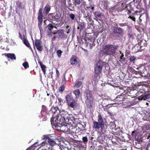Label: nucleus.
<instances>
[{"label": "nucleus", "instance_id": "obj_1", "mask_svg": "<svg viewBox=\"0 0 150 150\" xmlns=\"http://www.w3.org/2000/svg\"><path fill=\"white\" fill-rule=\"evenodd\" d=\"M85 103L87 108L91 109L95 105L94 98L90 91L87 90L84 93Z\"/></svg>", "mask_w": 150, "mask_h": 150}, {"label": "nucleus", "instance_id": "obj_2", "mask_svg": "<svg viewBox=\"0 0 150 150\" xmlns=\"http://www.w3.org/2000/svg\"><path fill=\"white\" fill-rule=\"evenodd\" d=\"M65 99L68 108L70 110H75L77 107V103L72 96L71 93L67 94L65 96Z\"/></svg>", "mask_w": 150, "mask_h": 150}, {"label": "nucleus", "instance_id": "obj_3", "mask_svg": "<svg viewBox=\"0 0 150 150\" xmlns=\"http://www.w3.org/2000/svg\"><path fill=\"white\" fill-rule=\"evenodd\" d=\"M118 46L117 45L112 44L104 45L102 47L101 51L103 54L113 55L116 53V50Z\"/></svg>", "mask_w": 150, "mask_h": 150}, {"label": "nucleus", "instance_id": "obj_4", "mask_svg": "<svg viewBox=\"0 0 150 150\" xmlns=\"http://www.w3.org/2000/svg\"><path fill=\"white\" fill-rule=\"evenodd\" d=\"M65 120L61 116L57 115L54 117V115L51 118V123L52 126L58 129V127H62L64 124Z\"/></svg>", "mask_w": 150, "mask_h": 150}, {"label": "nucleus", "instance_id": "obj_5", "mask_svg": "<svg viewBox=\"0 0 150 150\" xmlns=\"http://www.w3.org/2000/svg\"><path fill=\"white\" fill-rule=\"evenodd\" d=\"M103 64V62L100 59L97 62L94 67V79L96 81H98L100 78Z\"/></svg>", "mask_w": 150, "mask_h": 150}, {"label": "nucleus", "instance_id": "obj_6", "mask_svg": "<svg viewBox=\"0 0 150 150\" xmlns=\"http://www.w3.org/2000/svg\"><path fill=\"white\" fill-rule=\"evenodd\" d=\"M127 7V6L123 3H119L112 7L111 9L112 10H115L118 12H121L125 10Z\"/></svg>", "mask_w": 150, "mask_h": 150}, {"label": "nucleus", "instance_id": "obj_7", "mask_svg": "<svg viewBox=\"0 0 150 150\" xmlns=\"http://www.w3.org/2000/svg\"><path fill=\"white\" fill-rule=\"evenodd\" d=\"M42 8H40L39 9L38 14V25L40 30L42 29L41 26L43 22V17L42 15Z\"/></svg>", "mask_w": 150, "mask_h": 150}, {"label": "nucleus", "instance_id": "obj_8", "mask_svg": "<svg viewBox=\"0 0 150 150\" xmlns=\"http://www.w3.org/2000/svg\"><path fill=\"white\" fill-rule=\"evenodd\" d=\"M131 96L125 93L124 96V99L122 102V104L124 105H131L130 98Z\"/></svg>", "mask_w": 150, "mask_h": 150}, {"label": "nucleus", "instance_id": "obj_9", "mask_svg": "<svg viewBox=\"0 0 150 150\" xmlns=\"http://www.w3.org/2000/svg\"><path fill=\"white\" fill-rule=\"evenodd\" d=\"M35 45L37 50L39 51H41L43 50V47L42 45V42L39 40H35Z\"/></svg>", "mask_w": 150, "mask_h": 150}, {"label": "nucleus", "instance_id": "obj_10", "mask_svg": "<svg viewBox=\"0 0 150 150\" xmlns=\"http://www.w3.org/2000/svg\"><path fill=\"white\" fill-rule=\"evenodd\" d=\"M64 30L63 29H61L57 31V33L58 34V38L61 39H66L67 37V35L64 33Z\"/></svg>", "mask_w": 150, "mask_h": 150}, {"label": "nucleus", "instance_id": "obj_11", "mask_svg": "<svg viewBox=\"0 0 150 150\" xmlns=\"http://www.w3.org/2000/svg\"><path fill=\"white\" fill-rule=\"evenodd\" d=\"M137 72L139 73L140 75H142L143 76V74H144V72L145 71L144 67L143 65L142 64L140 65L137 68Z\"/></svg>", "mask_w": 150, "mask_h": 150}, {"label": "nucleus", "instance_id": "obj_12", "mask_svg": "<svg viewBox=\"0 0 150 150\" xmlns=\"http://www.w3.org/2000/svg\"><path fill=\"white\" fill-rule=\"evenodd\" d=\"M77 59H78V57L74 55H73L70 59L71 64L73 65H76L79 64V62L77 61Z\"/></svg>", "mask_w": 150, "mask_h": 150}, {"label": "nucleus", "instance_id": "obj_13", "mask_svg": "<svg viewBox=\"0 0 150 150\" xmlns=\"http://www.w3.org/2000/svg\"><path fill=\"white\" fill-rule=\"evenodd\" d=\"M149 98H150V93H149V92L146 93L145 94L142 95L138 97L139 99L141 100H145Z\"/></svg>", "mask_w": 150, "mask_h": 150}, {"label": "nucleus", "instance_id": "obj_14", "mask_svg": "<svg viewBox=\"0 0 150 150\" xmlns=\"http://www.w3.org/2000/svg\"><path fill=\"white\" fill-rule=\"evenodd\" d=\"M146 85L144 84L142 85V87L140 88L139 91V93H142L143 94H145L146 93H147L148 91H147V87H146Z\"/></svg>", "mask_w": 150, "mask_h": 150}, {"label": "nucleus", "instance_id": "obj_15", "mask_svg": "<svg viewBox=\"0 0 150 150\" xmlns=\"http://www.w3.org/2000/svg\"><path fill=\"white\" fill-rule=\"evenodd\" d=\"M100 127L101 129H103L104 126L103 125H101L98 122L96 121H94L93 122V128L99 129H100Z\"/></svg>", "mask_w": 150, "mask_h": 150}, {"label": "nucleus", "instance_id": "obj_16", "mask_svg": "<svg viewBox=\"0 0 150 150\" xmlns=\"http://www.w3.org/2000/svg\"><path fill=\"white\" fill-rule=\"evenodd\" d=\"M125 94L121 93L120 96H118L116 98V100L117 102H121L119 104L122 103L123 100L124 99V96Z\"/></svg>", "mask_w": 150, "mask_h": 150}, {"label": "nucleus", "instance_id": "obj_17", "mask_svg": "<svg viewBox=\"0 0 150 150\" xmlns=\"http://www.w3.org/2000/svg\"><path fill=\"white\" fill-rule=\"evenodd\" d=\"M78 26L77 29L79 30L80 32L85 27V23L83 21H79L78 23Z\"/></svg>", "mask_w": 150, "mask_h": 150}, {"label": "nucleus", "instance_id": "obj_18", "mask_svg": "<svg viewBox=\"0 0 150 150\" xmlns=\"http://www.w3.org/2000/svg\"><path fill=\"white\" fill-rule=\"evenodd\" d=\"M108 3L107 1H102L100 4L101 5V6H100V7L101 8L107 9L108 7Z\"/></svg>", "mask_w": 150, "mask_h": 150}, {"label": "nucleus", "instance_id": "obj_19", "mask_svg": "<svg viewBox=\"0 0 150 150\" xmlns=\"http://www.w3.org/2000/svg\"><path fill=\"white\" fill-rule=\"evenodd\" d=\"M4 54L8 58L10 59L11 60H16V57L14 53H5Z\"/></svg>", "mask_w": 150, "mask_h": 150}, {"label": "nucleus", "instance_id": "obj_20", "mask_svg": "<svg viewBox=\"0 0 150 150\" xmlns=\"http://www.w3.org/2000/svg\"><path fill=\"white\" fill-rule=\"evenodd\" d=\"M93 14L96 19H98L99 20L101 21V16H103L101 14V13L100 11H96L93 13Z\"/></svg>", "mask_w": 150, "mask_h": 150}, {"label": "nucleus", "instance_id": "obj_21", "mask_svg": "<svg viewBox=\"0 0 150 150\" xmlns=\"http://www.w3.org/2000/svg\"><path fill=\"white\" fill-rule=\"evenodd\" d=\"M50 9V6L49 4H47L44 9V12L46 15H47L48 14Z\"/></svg>", "mask_w": 150, "mask_h": 150}, {"label": "nucleus", "instance_id": "obj_22", "mask_svg": "<svg viewBox=\"0 0 150 150\" xmlns=\"http://www.w3.org/2000/svg\"><path fill=\"white\" fill-rule=\"evenodd\" d=\"M41 114L42 120L43 121H46L48 118L47 117L48 115H49L46 112H41Z\"/></svg>", "mask_w": 150, "mask_h": 150}, {"label": "nucleus", "instance_id": "obj_23", "mask_svg": "<svg viewBox=\"0 0 150 150\" xmlns=\"http://www.w3.org/2000/svg\"><path fill=\"white\" fill-rule=\"evenodd\" d=\"M38 63L39 64L42 70L44 73V74H46V66L44 65L40 61L38 62Z\"/></svg>", "mask_w": 150, "mask_h": 150}, {"label": "nucleus", "instance_id": "obj_24", "mask_svg": "<svg viewBox=\"0 0 150 150\" xmlns=\"http://www.w3.org/2000/svg\"><path fill=\"white\" fill-rule=\"evenodd\" d=\"M113 32L116 33L120 35L123 33L122 29L120 27L115 28L113 31Z\"/></svg>", "mask_w": 150, "mask_h": 150}, {"label": "nucleus", "instance_id": "obj_25", "mask_svg": "<svg viewBox=\"0 0 150 150\" xmlns=\"http://www.w3.org/2000/svg\"><path fill=\"white\" fill-rule=\"evenodd\" d=\"M48 138L47 142L51 146H54L56 144V142L54 141L53 139L50 138L49 137H47Z\"/></svg>", "mask_w": 150, "mask_h": 150}, {"label": "nucleus", "instance_id": "obj_26", "mask_svg": "<svg viewBox=\"0 0 150 150\" xmlns=\"http://www.w3.org/2000/svg\"><path fill=\"white\" fill-rule=\"evenodd\" d=\"M98 122L101 125L104 126V123L102 117L100 114L98 115Z\"/></svg>", "mask_w": 150, "mask_h": 150}, {"label": "nucleus", "instance_id": "obj_27", "mask_svg": "<svg viewBox=\"0 0 150 150\" xmlns=\"http://www.w3.org/2000/svg\"><path fill=\"white\" fill-rule=\"evenodd\" d=\"M72 115H70L68 113L66 115H64L62 117L65 120V121L68 122L69 120H71V117L72 116Z\"/></svg>", "mask_w": 150, "mask_h": 150}, {"label": "nucleus", "instance_id": "obj_28", "mask_svg": "<svg viewBox=\"0 0 150 150\" xmlns=\"http://www.w3.org/2000/svg\"><path fill=\"white\" fill-rule=\"evenodd\" d=\"M52 15V19L54 21H57L60 18V16L58 13H56L55 15L53 14Z\"/></svg>", "mask_w": 150, "mask_h": 150}, {"label": "nucleus", "instance_id": "obj_29", "mask_svg": "<svg viewBox=\"0 0 150 150\" xmlns=\"http://www.w3.org/2000/svg\"><path fill=\"white\" fill-rule=\"evenodd\" d=\"M83 86L82 82L81 81H78L75 83L74 86V87L76 88H79L80 87L82 88Z\"/></svg>", "mask_w": 150, "mask_h": 150}, {"label": "nucleus", "instance_id": "obj_30", "mask_svg": "<svg viewBox=\"0 0 150 150\" xmlns=\"http://www.w3.org/2000/svg\"><path fill=\"white\" fill-rule=\"evenodd\" d=\"M24 38L23 39V42L24 44L28 47L30 48L31 49L28 40L25 38V35H23Z\"/></svg>", "mask_w": 150, "mask_h": 150}, {"label": "nucleus", "instance_id": "obj_31", "mask_svg": "<svg viewBox=\"0 0 150 150\" xmlns=\"http://www.w3.org/2000/svg\"><path fill=\"white\" fill-rule=\"evenodd\" d=\"M16 5L17 7L19 8L20 9H23L24 8V6L23 4L20 1H18L17 2Z\"/></svg>", "mask_w": 150, "mask_h": 150}, {"label": "nucleus", "instance_id": "obj_32", "mask_svg": "<svg viewBox=\"0 0 150 150\" xmlns=\"http://www.w3.org/2000/svg\"><path fill=\"white\" fill-rule=\"evenodd\" d=\"M73 93L75 95L76 98H78L79 97L81 93L79 89L74 91L73 92Z\"/></svg>", "mask_w": 150, "mask_h": 150}, {"label": "nucleus", "instance_id": "obj_33", "mask_svg": "<svg viewBox=\"0 0 150 150\" xmlns=\"http://www.w3.org/2000/svg\"><path fill=\"white\" fill-rule=\"evenodd\" d=\"M86 46L87 47L89 45V49H91L94 46L95 44L93 42H91V43H88V42H86L85 44Z\"/></svg>", "mask_w": 150, "mask_h": 150}, {"label": "nucleus", "instance_id": "obj_34", "mask_svg": "<svg viewBox=\"0 0 150 150\" xmlns=\"http://www.w3.org/2000/svg\"><path fill=\"white\" fill-rule=\"evenodd\" d=\"M120 53L121 54V55L120 57V59L119 60V61L121 63H122L123 62H124L125 60V57H124V54L123 53H122V52L120 51Z\"/></svg>", "mask_w": 150, "mask_h": 150}, {"label": "nucleus", "instance_id": "obj_35", "mask_svg": "<svg viewBox=\"0 0 150 150\" xmlns=\"http://www.w3.org/2000/svg\"><path fill=\"white\" fill-rule=\"evenodd\" d=\"M47 110V109L46 106L45 105H42V110L41 112H46Z\"/></svg>", "mask_w": 150, "mask_h": 150}, {"label": "nucleus", "instance_id": "obj_36", "mask_svg": "<svg viewBox=\"0 0 150 150\" xmlns=\"http://www.w3.org/2000/svg\"><path fill=\"white\" fill-rule=\"evenodd\" d=\"M45 142H42L41 144L42 146L41 147H39L37 150H46L45 147L43 146L44 145H45Z\"/></svg>", "mask_w": 150, "mask_h": 150}, {"label": "nucleus", "instance_id": "obj_37", "mask_svg": "<svg viewBox=\"0 0 150 150\" xmlns=\"http://www.w3.org/2000/svg\"><path fill=\"white\" fill-rule=\"evenodd\" d=\"M46 32L47 35L50 37H52L53 33V32H52V30H47Z\"/></svg>", "mask_w": 150, "mask_h": 150}, {"label": "nucleus", "instance_id": "obj_38", "mask_svg": "<svg viewBox=\"0 0 150 150\" xmlns=\"http://www.w3.org/2000/svg\"><path fill=\"white\" fill-rule=\"evenodd\" d=\"M23 66L24 67L25 69H27L29 67L28 63V62H24L23 63Z\"/></svg>", "mask_w": 150, "mask_h": 150}, {"label": "nucleus", "instance_id": "obj_39", "mask_svg": "<svg viewBox=\"0 0 150 150\" xmlns=\"http://www.w3.org/2000/svg\"><path fill=\"white\" fill-rule=\"evenodd\" d=\"M65 89V86L64 85H61L59 88V91L61 93Z\"/></svg>", "mask_w": 150, "mask_h": 150}, {"label": "nucleus", "instance_id": "obj_40", "mask_svg": "<svg viewBox=\"0 0 150 150\" xmlns=\"http://www.w3.org/2000/svg\"><path fill=\"white\" fill-rule=\"evenodd\" d=\"M62 53V51L60 50H57V54L58 57H61Z\"/></svg>", "mask_w": 150, "mask_h": 150}, {"label": "nucleus", "instance_id": "obj_41", "mask_svg": "<svg viewBox=\"0 0 150 150\" xmlns=\"http://www.w3.org/2000/svg\"><path fill=\"white\" fill-rule=\"evenodd\" d=\"M81 2V0H74V4L75 6L79 5Z\"/></svg>", "mask_w": 150, "mask_h": 150}, {"label": "nucleus", "instance_id": "obj_42", "mask_svg": "<svg viewBox=\"0 0 150 150\" xmlns=\"http://www.w3.org/2000/svg\"><path fill=\"white\" fill-rule=\"evenodd\" d=\"M95 5L93 4H91L88 7H86L87 8H90L92 11H93L94 9Z\"/></svg>", "mask_w": 150, "mask_h": 150}, {"label": "nucleus", "instance_id": "obj_43", "mask_svg": "<svg viewBox=\"0 0 150 150\" xmlns=\"http://www.w3.org/2000/svg\"><path fill=\"white\" fill-rule=\"evenodd\" d=\"M58 108V107H52L51 108V110L52 111V112L54 114H55L56 113V112L57 111Z\"/></svg>", "mask_w": 150, "mask_h": 150}, {"label": "nucleus", "instance_id": "obj_44", "mask_svg": "<svg viewBox=\"0 0 150 150\" xmlns=\"http://www.w3.org/2000/svg\"><path fill=\"white\" fill-rule=\"evenodd\" d=\"M47 27L48 29L47 30H52L53 28L54 27L52 24L50 23L47 25Z\"/></svg>", "mask_w": 150, "mask_h": 150}, {"label": "nucleus", "instance_id": "obj_45", "mask_svg": "<svg viewBox=\"0 0 150 150\" xmlns=\"http://www.w3.org/2000/svg\"><path fill=\"white\" fill-rule=\"evenodd\" d=\"M84 17L86 18L91 16L90 13L88 12H87L86 13H84Z\"/></svg>", "mask_w": 150, "mask_h": 150}, {"label": "nucleus", "instance_id": "obj_46", "mask_svg": "<svg viewBox=\"0 0 150 150\" xmlns=\"http://www.w3.org/2000/svg\"><path fill=\"white\" fill-rule=\"evenodd\" d=\"M69 18H70L72 20H73L75 18V15L73 13L69 14Z\"/></svg>", "mask_w": 150, "mask_h": 150}, {"label": "nucleus", "instance_id": "obj_47", "mask_svg": "<svg viewBox=\"0 0 150 150\" xmlns=\"http://www.w3.org/2000/svg\"><path fill=\"white\" fill-rule=\"evenodd\" d=\"M136 57L135 56H132L130 57L129 60L131 62H134V61H135L136 59Z\"/></svg>", "mask_w": 150, "mask_h": 150}, {"label": "nucleus", "instance_id": "obj_48", "mask_svg": "<svg viewBox=\"0 0 150 150\" xmlns=\"http://www.w3.org/2000/svg\"><path fill=\"white\" fill-rule=\"evenodd\" d=\"M61 114L60 116L62 117L68 113L67 111H65L64 110L62 112H61Z\"/></svg>", "mask_w": 150, "mask_h": 150}, {"label": "nucleus", "instance_id": "obj_49", "mask_svg": "<svg viewBox=\"0 0 150 150\" xmlns=\"http://www.w3.org/2000/svg\"><path fill=\"white\" fill-rule=\"evenodd\" d=\"M86 19H88V23L90 22L91 23H90V24H92V23H91V22L93 23V21L92 20V19L91 18V16H89L88 17H87L86 18Z\"/></svg>", "mask_w": 150, "mask_h": 150}, {"label": "nucleus", "instance_id": "obj_50", "mask_svg": "<svg viewBox=\"0 0 150 150\" xmlns=\"http://www.w3.org/2000/svg\"><path fill=\"white\" fill-rule=\"evenodd\" d=\"M107 106L106 108H104V111H106L109 115H111V113L108 110V108H107Z\"/></svg>", "mask_w": 150, "mask_h": 150}, {"label": "nucleus", "instance_id": "obj_51", "mask_svg": "<svg viewBox=\"0 0 150 150\" xmlns=\"http://www.w3.org/2000/svg\"><path fill=\"white\" fill-rule=\"evenodd\" d=\"M82 140L84 143H87L88 141V138L86 137H84L82 138Z\"/></svg>", "mask_w": 150, "mask_h": 150}, {"label": "nucleus", "instance_id": "obj_52", "mask_svg": "<svg viewBox=\"0 0 150 150\" xmlns=\"http://www.w3.org/2000/svg\"><path fill=\"white\" fill-rule=\"evenodd\" d=\"M127 23H119L118 25L119 26H121V27H124L125 26L127 25Z\"/></svg>", "mask_w": 150, "mask_h": 150}, {"label": "nucleus", "instance_id": "obj_53", "mask_svg": "<svg viewBox=\"0 0 150 150\" xmlns=\"http://www.w3.org/2000/svg\"><path fill=\"white\" fill-rule=\"evenodd\" d=\"M86 2L84 1H83L82 3H81V5L80 6H83L85 8V9L86 10V8H85V6H86Z\"/></svg>", "mask_w": 150, "mask_h": 150}, {"label": "nucleus", "instance_id": "obj_54", "mask_svg": "<svg viewBox=\"0 0 150 150\" xmlns=\"http://www.w3.org/2000/svg\"><path fill=\"white\" fill-rule=\"evenodd\" d=\"M128 37L129 38L133 39L134 38V35L133 34L131 33H128L127 34Z\"/></svg>", "mask_w": 150, "mask_h": 150}, {"label": "nucleus", "instance_id": "obj_55", "mask_svg": "<svg viewBox=\"0 0 150 150\" xmlns=\"http://www.w3.org/2000/svg\"><path fill=\"white\" fill-rule=\"evenodd\" d=\"M128 18H130L134 22H136V18L134 17L131 16H129Z\"/></svg>", "mask_w": 150, "mask_h": 150}, {"label": "nucleus", "instance_id": "obj_56", "mask_svg": "<svg viewBox=\"0 0 150 150\" xmlns=\"http://www.w3.org/2000/svg\"><path fill=\"white\" fill-rule=\"evenodd\" d=\"M56 71L57 75V77H59V71H58V70L57 69H56Z\"/></svg>", "mask_w": 150, "mask_h": 150}, {"label": "nucleus", "instance_id": "obj_57", "mask_svg": "<svg viewBox=\"0 0 150 150\" xmlns=\"http://www.w3.org/2000/svg\"><path fill=\"white\" fill-rule=\"evenodd\" d=\"M146 87H147V91H148L149 93H150V86L148 87V85H146Z\"/></svg>", "mask_w": 150, "mask_h": 150}, {"label": "nucleus", "instance_id": "obj_58", "mask_svg": "<svg viewBox=\"0 0 150 150\" xmlns=\"http://www.w3.org/2000/svg\"><path fill=\"white\" fill-rule=\"evenodd\" d=\"M57 99L58 101V102L59 103L63 102V100L61 98H58Z\"/></svg>", "mask_w": 150, "mask_h": 150}, {"label": "nucleus", "instance_id": "obj_59", "mask_svg": "<svg viewBox=\"0 0 150 150\" xmlns=\"http://www.w3.org/2000/svg\"><path fill=\"white\" fill-rule=\"evenodd\" d=\"M135 130H134V131L132 132V135L133 137L136 136V134H135Z\"/></svg>", "mask_w": 150, "mask_h": 150}, {"label": "nucleus", "instance_id": "obj_60", "mask_svg": "<svg viewBox=\"0 0 150 150\" xmlns=\"http://www.w3.org/2000/svg\"><path fill=\"white\" fill-rule=\"evenodd\" d=\"M111 105L110 104H108L105 105V108H106V107L107 106V108H108V109H109V108H110V107H111Z\"/></svg>", "mask_w": 150, "mask_h": 150}, {"label": "nucleus", "instance_id": "obj_61", "mask_svg": "<svg viewBox=\"0 0 150 150\" xmlns=\"http://www.w3.org/2000/svg\"><path fill=\"white\" fill-rule=\"evenodd\" d=\"M57 149H59V150H62L61 146L59 145H57L56 146Z\"/></svg>", "mask_w": 150, "mask_h": 150}, {"label": "nucleus", "instance_id": "obj_62", "mask_svg": "<svg viewBox=\"0 0 150 150\" xmlns=\"http://www.w3.org/2000/svg\"><path fill=\"white\" fill-rule=\"evenodd\" d=\"M126 11H127V14L128 15L131 12V11L129 9H127L126 10Z\"/></svg>", "mask_w": 150, "mask_h": 150}, {"label": "nucleus", "instance_id": "obj_63", "mask_svg": "<svg viewBox=\"0 0 150 150\" xmlns=\"http://www.w3.org/2000/svg\"><path fill=\"white\" fill-rule=\"evenodd\" d=\"M56 38V37L55 36H54L53 37L52 39V42L55 40Z\"/></svg>", "mask_w": 150, "mask_h": 150}, {"label": "nucleus", "instance_id": "obj_64", "mask_svg": "<svg viewBox=\"0 0 150 150\" xmlns=\"http://www.w3.org/2000/svg\"><path fill=\"white\" fill-rule=\"evenodd\" d=\"M19 38L21 39H23V38H22V35L21 34V33L20 32L19 33Z\"/></svg>", "mask_w": 150, "mask_h": 150}]
</instances>
